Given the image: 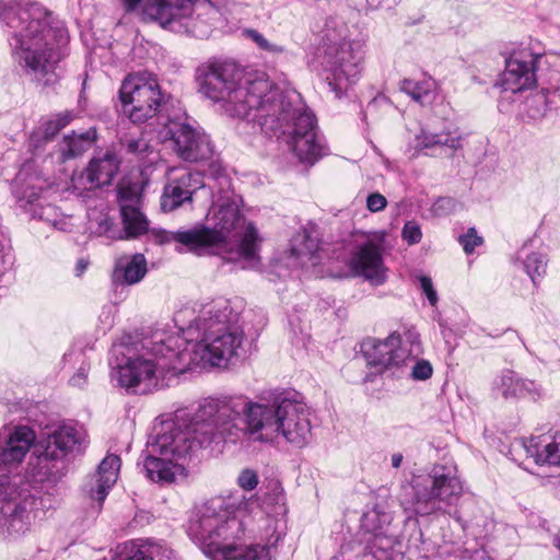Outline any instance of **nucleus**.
Returning a JSON list of instances; mask_svg holds the SVG:
<instances>
[{"mask_svg":"<svg viewBox=\"0 0 560 560\" xmlns=\"http://www.w3.org/2000/svg\"><path fill=\"white\" fill-rule=\"evenodd\" d=\"M459 243L463 245L464 250L467 254H470L477 246L482 244V238L481 236L477 235L476 230L471 228L465 235L459 237Z\"/></svg>","mask_w":560,"mask_h":560,"instance_id":"37","label":"nucleus"},{"mask_svg":"<svg viewBox=\"0 0 560 560\" xmlns=\"http://www.w3.org/2000/svg\"><path fill=\"white\" fill-rule=\"evenodd\" d=\"M402 463V455L400 453H396L392 455V465L394 468H399Z\"/></svg>","mask_w":560,"mask_h":560,"instance_id":"45","label":"nucleus"},{"mask_svg":"<svg viewBox=\"0 0 560 560\" xmlns=\"http://www.w3.org/2000/svg\"><path fill=\"white\" fill-rule=\"evenodd\" d=\"M498 387L505 398L530 397L536 399L541 392L540 386L535 382L523 380L512 371L502 374Z\"/></svg>","mask_w":560,"mask_h":560,"instance_id":"26","label":"nucleus"},{"mask_svg":"<svg viewBox=\"0 0 560 560\" xmlns=\"http://www.w3.org/2000/svg\"><path fill=\"white\" fill-rule=\"evenodd\" d=\"M125 560H153V557L149 553L145 545L131 544L130 553Z\"/></svg>","mask_w":560,"mask_h":560,"instance_id":"40","label":"nucleus"},{"mask_svg":"<svg viewBox=\"0 0 560 560\" xmlns=\"http://www.w3.org/2000/svg\"><path fill=\"white\" fill-rule=\"evenodd\" d=\"M536 60V55L529 48L514 51L506 59L505 70L501 75L503 90L518 93L534 88Z\"/></svg>","mask_w":560,"mask_h":560,"instance_id":"18","label":"nucleus"},{"mask_svg":"<svg viewBox=\"0 0 560 560\" xmlns=\"http://www.w3.org/2000/svg\"><path fill=\"white\" fill-rule=\"evenodd\" d=\"M383 243V236L373 235L355 246L348 261V266L354 276L364 277L375 285L385 282L387 269L382 257Z\"/></svg>","mask_w":560,"mask_h":560,"instance_id":"16","label":"nucleus"},{"mask_svg":"<svg viewBox=\"0 0 560 560\" xmlns=\"http://www.w3.org/2000/svg\"><path fill=\"white\" fill-rule=\"evenodd\" d=\"M183 343L178 334L155 332L141 349L115 345L113 378L120 387L141 394L167 386L171 378L185 372L177 350Z\"/></svg>","mask_w":560,"mask_h":560,"instance_id":"5","label":"nucleus"},{"mask_svg":"<svg viewBox=\"0 0 560 560\" xmlns=\"http://www.w3.org/2000/svg\"><path fill=\"white\" fill-rule=\"evenodd\" d=\"M147 273V260L142 254H136L130 259H120L115 277L117 280L122 279L124 283H138Z\"/></svg>","mask_w":560,"mask_h":560,"instance_id":"29","label":"nucleus"},{"mask_svg":"<svg viewBox=\"0 0 560 560\" xmlns=\"http://www.w3.org/2000/svg\"><path fill=\"white\" fill-rule=\"evenodd\" d=\"M203 186L200 174L187 170H172L161 197L162 210L171 212L187 202H191L194 194Z\"/></svg>","mask_w":560,"mask_h":560,"instance_id":"19","label":"nucleus"},{"mask_svg":"<svg viewBox=\"0 0 560 560\" xmlns=\"http://www.w3.org/2000/svg\"><path fill=\"white\" fill-rule=\"evenodd\" d=\"M120 470V458L115 454L107 455L98 465L96 472V489L90 490V495L100 505L107 497L108 490L116 483Z\"/></svg>","mask_w":560,"mask_h":560,"instance_id":"24","label":"nucleus"},{"mask_svg":"<svg viewBox=\"0 0 560 560\" xmlns=\"http://www.w3.org/2000/svg\"><path fill=\"white\" fill-rule=\"evenodd\" d=\"M258 510L254 495L214 498L197 511L188 530L211 560H272L271 547L237 544L245 534L247 520Z\"/></svg>","mask_w":560,"mask_h":560,"instance_id":"3","label":"nucleus"},{"mask_svg":"<svg viewBox=\"0 0 560 560\" xmlns=\"http://www.w3.org/2000/svg\"><path fill=\"white\" fill-rule=\"evenodd\" d=\"M178 335L184 339L177 350L185 372L192 366H229L240 357L244 339L240 315L224 299L205 304Z\"/></svg>","mask_w":560,"mask_h":560,"instance_id":"4","label":"nucleus"},{"mask_svg":"<svg viewBox=\"0 0 560 560\" xmlns=\"http://www.w3.org/2000/svg\"><path fill=\"white\" fill-rule=\"evenodd\" d=\"M419 281H420L421 289H422L423 293L425 294V296L428 298L430 304L432 306H434L438 302V294L433 288L431 279L427 276H421L419 278Z\"/></svg>","mask_w":560,"mask_h":560,"instance_id":"42","label":"nucleus"},{"mask_svg":"<svg viewBox=\"0 0 560 560\" xmlns=\"http://www.w3.org/2000/svg\"><path fill=\"white\" fill-rule=\"evenodd\" d=\"M86 268H88V261L84 259H80L77 264V275L78 276L82 275Z\"/></svg>","mask_w":560,"mask_h":560,"instance_id":"46","label":"nucleus"},{"mask_svg":"<svg viewBox=\"0 0 560 560\" xmlns=\"http://www.w3.org/2000/svg\"><path fill=\"white\" fill-rule=\"evenodd\" d=\"M16 488L10 477L0 475V536L19 538L31 528L34 515L25 504H16L13 497Z\"/></svg>","mask_w":560,"mask_h":560,"instance_id":"15","label":"nucleus"},{"mask_svg":"<svg viewBox=\"0 0 560 560\" xmlns=\"http://www.w3.org/2000/svg\"><path fill=\"white\" fill-rule=\"evenodd\" d=\"M259 482L258 475L252 469H244L237 477V485L246 491L254 490Z\"/></svg>","mask_w":560,"mask_h":560,"instance_id":"36","label":"nucleus"},{"mask_svg":"<svg viewBox=\"0 0 560 560\" xmlns=\"http://www.w3.org/2000/svg\"><path fill=\"white\" fill-rule=\"evenodd\" d=\"M88 444V434L84 428L77 425H62L54 431L44 442V450L37 456L36 471L33 476L38 480H52L56 478L51 462L60 459L68 454L79 453Z\"/></svg>","mask_w":560,"mask_h":560,"instance_id":"13","label":"nucleus"},{"mask_svg":"<svg viewBox=\"0 0 560 560\" xmlns=\"http://www.w3.org/2000/svg\"><path fill=\"white\" fill-rule=\"evenodd\" d=\"M120 214L124 224V238L138 237L149 230V222L140 210V196L131 186H121L118 190Z\"/></svg>","mask_w":560,"mask_h":560,"instance_id":"22","label":"nucleus"},{"mask_svg":"<svg viewBox=\"0 0 560 560\" xmlns=\"http://www.w3.org/2000/svg\"><path fill=\"white\" fill-rule=\"evenodd\" d=\"M35 439L34 431L28 427L3 428L0 431V468L11 470L18 467L25 458Z\"/></svg>","mask_w":560,"mask_h":560,"instance_id":"20","label":"nucleus"},{"mask_svg":"<svg viewBox=\"0 0 560 560\" xmlns=\"http://www.w3.org/2000/svg\"><path fill=\"white\" fill-rule=\"evenodd\" d=\"M413 500L406 510L417 515H430L455 505L463 494V483L455 466H435L431 475L413 480Z\"/></svg>","mask_w":560,"mask_h":560,"instance_id":"10","label":"nucleus"},{"mask_svg":"<svg viewBox=\"0 0 560 560\" xmlns=\"http://www.w3.org/2000/svg\"><path fill=\"white\" fill-rule=\"evenodd\" d=\"M433 374V368L428 360H417L411 368L410 376L415 381H427Z\"/></svg>","mask_w":560,"mask_h":560,"instance_id":"35","label":"nucleus"},{"mask_svg":"<svg viewBox=\"0 0 560 560\" xmlns=\"http://www.w3.org/2000/svg\"><path fill=\"white\" fill-rule=\"evenodd\" d=\"M402 237L409 244L419 243L422 237L419 224H417L415 221L407 222L402 229Z\"/></svg>","mask_w":560,"mask_h":560,"instance_id":"38","label":"nucleus"},{"mask_svg":"<svg viewBox=\"0 0 560 560\" xmlns=\"http://www.w3.org/2000/svg\"><path fill=\"white\" fill-rule=\"evenodd\" d=\"M158 135L162 142L170 141L172 149L185 161L196 162L209 158L212 153L209 137L196 131L186 122L168 120Z\"/></svg>","mask_w":560,"mask_h":560,"instance_id":"14","label":"nucleus"},{"mask_svg":"<svg viewBox=\"0 0 560 560\" xmlns=\"http://www.w3.org/2000/svg\"><path fill=\"white\" fill-rule=\"evenodd\" d=\"M95 130H88L84 133H73L63 139L62 152L66 158H74L86 151L95 141Z\"/></svg>","mask_w":560,"mask_h":560,"instance_id":"30","label":"nucleus"},{"mask_svg":"<svg viewBox=\"0 0 560 560\" xmlns=\"http://www.w3.org/2000/svg\"><path fill=\"white\" fill-rule=\"evenodd\" d=\"M69 382L72 386L82 387L86 383V374L81 370Z\"/></svg>","mask_w":560,"mask_h":560,"instance_id":"44","label":"nucleus"},{"mask_svg":"<svg viewBox=\"0 0 560 560\" xmlns=\"http://www.w3.org/2000/svg\"><path fill=\"white\" fill-rule=\"evenodd\" d=\"M122 112L133 122L152 118L164 102L158 79L149 72H137L126 77L119 90Z\"/></svg>","mask_w":560,"mask_h":560,"instance_id":"11","label":"nucleus"},{"mask_svg":"<svg viewBox=\"0 0 560 560\" xmlns=\"http://www.w3.org/2000/svg\"><path fill=\"white\" fill-rule=\"evenodd\" d=\"M89 223L92 232L97 235H105L112 240L124 238L122 232L113 229V223L106 213L89 214Z\"/></svg>","mask_w":560,"mask_h":560,"instance_id":"31","label":"nucleus"},{"mask_svg":"<svg viewBox=\"0 0 560 560\" xmlns=\"http://www.w3.org/2000/svg\"><path fill=\"white\" fill-rule=\"evenodd\" d=\"M118 167L119 161L116 154L106 151L103 155L93 158L84 173L72 177V188L80 192L107 185L112 182Z\"/></svg>","mask_w":560,"mask_h":560,"instance_id":"21","label":"nucleus"},{"mask_svg":"<svg viewBox=\"0 0 560 560\" xmlns=\"http://www.w3.org/2000/svg\"><path fill=\"white\" fill-rule=\"evenodd\" d=\"M156 236L161 243L177 242L182 246L177 248L179 253L189 252L198 256L218 254L224 258L221 233L203 224L172 233L160 231Z\"/></svg>","mask_w":560,"mask_h":560,"instance_id":"17","label":"nucleus"},{"mask_svg":"<svg viewBox=\"0 0 560 560\" xmlns=\"http://www.w3.org/2000/svg\"><path fill=\"white\" fill-rule=\"evenodd\" d=\"M54 211H55V209H54L52 207L47 206V207L43 210V212H42V214H40V218H42V219H44V220H46V221H49V222H50V220H49V214H50V212H54Z\"/></svg>","mask_w":560,"mask_h":560,"instance_id":"47","label":"nucleus"},{"mask_svg":"<svg viewBox=\"0 0 560 560\" xmlns=\"http://www.w3.org/2000/svg\"><path fill=\"white\" fill-rule=\"evenodd\" d=\"M366 36L351 37L346 25L327 31L323 47L322 65L329 75L326 79L339 96L342 90L355 82L363 69Z\"/></svg>","mask_w":560,"mask_h":560,"instance_id":"9","label":"nucleus"},{"mask_svg":"<svg viewBox=\"0 0 560 560\" xmlns=\"http://www.w3.org/2000/svg\"><path fill=\"white\" fill-rule=\"evenodd\" d=\"M238 404L233 422L241 412L244 415L245 427L240 429L243 436L248 435L255 441L272 443L282 436L295 447H303L312 436L310 409L303 401L292 397H277L270 402H253L247 399L229 398Z\"/></svg>","mask_w":560,"mask_h":560,"instance_id":"7","label":"nucleus"},{"mask_svg":"<svg viewBox=\"0 0 560 560\" xmlns=\"http://www.w3.org/2000/svg\"><path fill=\"white\" fill-rule=\"evenodd\" d=\"M199 92L231 118L257 122L269 136L283 137L301 162L314 164L326 154L312 113L293 108L265 73L228 61L199 69Z\"/></svg>","mask_w":560,"mask_h":560,"instance_id":"1","label":"nucleus"},{"mask_svg":"<svg viewBox=\"0 0 560 560\" xmlns=\"http://www.w3.org/2000/svg\"><path fill=\"white\" fill-rule=\"evenodd\" d=\"M70 121L69 115H62L56 118L55 120H50L47 122L45 128V135L47 137L54 136L57 133L60 129H62L65 126H67Z\"/></svg>","mask_w":560,"mask_h":560,"instance_id":"41","label":"nucleus"},{"mask_svg":"<svg viewBox=\"0 0 560 560\" xmlns=\"http://www.w3.org/2000/svg\"><path fill=\"white\" fill-rule=\"evenodd\" d=\"M462 137L457 129L452 125L444 127L443 131L438 132L431 128L422 129L415 138V149L417 151L423 149H432L438 145H446L451 149H458L460 147Z\"/></svg>","mask_w":560,"mask_h":560,"instance_id":"25","label":"nucleus"},{"mask_svg":"<svg viewBox=\"0 0 560 560\" xmlns=\"http://www.w3.org/2000/svg\"><path fill=\"white\" fill-rule=\"evenodd\" d=\"M387 200L385 196L380 192H373L366 198V207L371 212H378L386 208Z\"/></svg>","mask_w":560,"mask_h":560,"instance_id":"39","label":"nucleus"},{"mask_svg":"<svg viewBox=\"0 0 560 560\" xmlns=\"http://www.w3.org/2000/svg\"><path fill=\"white\" fill-rule=\"evenodd\" d=\"M52 225H54L55 228L59 229V230H62V231H66V230H67V228H66V223H62V222H56V221H54V222H52Z\"/></svg>","mask_w":560,"mask_h":560,"instance_id":"48","label":"nucleus"},{"mask_svg":"<svg viewBox=\"0 0 560 560\" xmlns=\"http://www.w3.org/2000/svg\"><path fill=\"white\" fill-rule=\"evenodd\" d=\"M362 352L368 364L380 372L405 366L420 354V336L409 329L402 335L390 334L383 340L368 339L362 343Z\"/></svg>","mask_w":560,"mask_h":560,"instance_id":"12","label":"nucleus"},{"mask_svg":"<svg viewBox=\"0 0 560 560\" xmlns=\"http://www.w3.org/2000/svg\"><path fill=\"white\" fill-rule=\"evenodd\" d=\"M127 152L137 155L140 160H145L153 153V147L149 140L143 136L131 138L127 140Z\"/></svg>","mask_w":560,"mask_h":560,"instance_id":"32","label":"nucleus"},{"mask_svg":"<svg viewBox=\"0 0 560 560\" xmlns=\"http://www.w3.org/2000/svg\"><path fill=\"white\" fill-rule=\"evenodd\" d=\"M524 265L526 272L535 282L537 277H540L546 272L547 261L542 255L532 254L527 257Z\"/></svg>","mask_w":560,"mask_h":560,"instance_id":"33","label":"nucleus"},{"mask_svg":"<svg viewBox=\"0 0 560 560\" xmlns=\"http://www.w3.org/2000/svg\"><path fill=\"white\" fill-rule=\"evenodd\" d=\"M182 316H183V313L177 314L176 322H179Z\"/></svg>","mask_w":560,"mask_h":560,"instance_id":"49","label":"nucleus"},{"mask_svg":"<svg viewBox=\"0 0 560 560\" xmlns=\"http://www.w3.org/2000/svg\"><path fill=\"white\" fill-rule=\"evenodd\" d=\"M526 451L538 465L560 466V432L532 438L526 444Z\"/></svg>","mask_w":560,"mask_h":560,"instance_id":"23","label":"nucleus"},{"mask_svg":"<svg viewBox=\"0 0 560 560\" xmlns=\"http://www.w3.org/2000/svg\"><path fill=\"white\" fill-rule=\"evenodd\" d=\"M438 88V82L428 75L420 79H404L400 82V90L420 104L432 102L435 98Z\"/></svg>","mask_w":560,"mask_h":560,"instance_id":"27","label":"nucleus"},{"mask_svg":"<svg viewBox=\"0 0 560 560\" xmlns=\"http://www.w3.org/2000/svg\"><path fill=\"white\" fill-rule=\"evenodd\" d=\"M319 247V241L314 229L303 228L291 240V255L295 259H312Z\"/></svg>","mask_w":560,"mask_h":560,"instance_id":"28","label":"nucleus"},{"mask_svg":"<svg viewBox=\"0 0 560 560\" xmlns=\"http://www.w3.org/2000/svg\"><path fill=\"white\" fill-rule=\"evenodd\" d=\"M211 220V229L222 235L224 259L241 269L256 268L260 261L257 231L252 223H246L236 202L214 205Z\"/></svg>","mask_w":560,"mask_h":560,"instance_id":"8","label":"nucleus"},{"mask_svg":"<svg viewBox=\"0 0 560 560\" xmlns=\"http://www.w3.org/2000/svg\"><path fill=\"white\" fill-rule=\"evenodd\" d=\"M244 34L264 51L270 54H281L284 50L282 46L270 43L262 34L258 33L255 30H245Z\"/></svg>","mask_w":560,"mask_h":560,"instance_id":"34","label":"nucleus"},{"mask_svg":"<svg viewBox=\"0 0 560 560\" xmlns=\"http://www.w3.org/2000/svg\"><path fill=\"white\" fill-rule=\"evenodd\" d=\"M0 19L12 30L10 42L18 62L36 77H44L61 59L63 30L49 26L47 12L37 4L0 2Z\"/></svg>","mask_w":560,"mask_h":560,"instance_id":"6","label":"nucleus"},{"mask_svg":"<svg viewBox=\"0 0 560 560\" xmlns=\"http://www.w3.org/2000/svg\"><path fill=\"white\" fill-rule=\"evenodd\" d=\"M238 404L233 400L207 398L194 412L175 411L174 417L161 423L144 459L149 479L173 482L185 476V462L194 446L214 440L237 442L243 431L233 422Z\"/></svg>","mask_w":560,"mask_h":560,"instance_id":"2","label":"nucleus"},{"mask_svg":"<svg viewBox=\"0 0 560 560\" xmlns=\"http://www.w3.org/2000/svg\"><path fill=\"white\" fill-rule=\"evenodd\" d=\"M455 207V202L452 198L444 197L440 198L435 203V209L440 210H452Z\"/></svg>","mask_w":560,"mask_h":560,"instance_id":"43","label":"nucleus"}]
</instances>
